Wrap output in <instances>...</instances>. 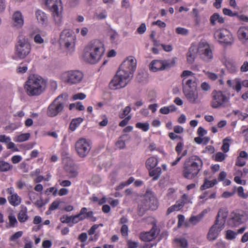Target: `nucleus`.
Masks as SVG:
<instances>
[{"label":"nucleus","mask_w":248,"mask_h":248,"mask_svg":"<svg viewBox=\"0 0 248 248\" xmlns=\"http://www.w3.org/2000/svg\"><path fill=\"white\" fill-rule=\"evenodd\" d=\"M230 97L222 91L214 90L211 93L210 106L213 108H225L231 106Z\"/></svg>","instance_id":"nucleus-7"},{"label":"nucleus","mask_w":248,"mask_h":248,"mask_svg":"<svg viewBox=\"0 0 248 248\" xmlns=\"http://www.w3.org/2000/svg\"><path fill=\"white\" fill-rule=\"evenodd\" d=\"M203 166L201 158L197 155H192L185 161L182 169L183 177L187 179H193L197 176Z\"/></svg>","instance_id":"nucleus-4"},{"label":"nucleus","mask_w":248,"mask_h":248,"mask_svg":"<svg viewBox=\"0 0 248 248\" xmlns=\"http://www.w3.org/2000/svg\"><path fill=\"white\" fill-rule=\"evenodd\" d=\"M237 36L239 40L246 41L248 40V27H241L237 31Z\"/></svg>","instance_id":"nucleus-24"},{"label":"nucleus","mask_w":248,"mask_h":248,"mask_svg":"<svg viewBox=\"0 0 248 248\" xmlns=\"http://www.w3.org/2000/svg\"><path fill=\"white\" fill-rule=\"evenodd\" d=\"M227 216L223 210L220 209L217 214L214 224L210 227L207 235V238L210 241H215L218 237L221 231L225 226V218Z\"/></svg>","instance_id":"nucleus-5"},{"label":"nucleus","mask_w":248,"mask_h":248,"mask_svg":"<svg viewBox=\"0 0 248 248\" xmlns=\"http://www.w3.org/2000/svg\"><path fill=\"white\" fill-rule=\"evenodd\" d=\"M197 78L196 77L182 80L183 91L196 89Z\"/></svg>","instance_id":"nucleus-20"},{"label":"nucleus","mask_w":248,"mask_h":248,"mask_svg":"<svg viewBox=\"0 0 248 248\" xmlns=\"http://www.w3.org/2000/svg\"><path fill=\"white\" fill-rule=\"evenodd\" d=\"M130 137L127 134H124L120 136L115 143L116 149H122L125 147V141L129 139Z\"/></svg>","instance_id":"nucleus-23"},{"label":"nucleus","mask_w":248,"mask_h":248,"mask_svg":"<svg viewBox=\"0 0 248 248\" xmlns=\"http://www.w3.org/2000/svg\"><path fill=\"white\" fill-rule=\"evenodd\" d=\"M136 127L141 129L143 131L146 132L149 129V124L147 122L144 123L139 122L136 124Z\"/></svg>","instance_id":"nucleus-47"},{"label":"nucleus","mask_w":248,"mask_h":248,"mask_svg":"<svg viewBox=\"0 0 248 248\" xmlns=\"http://www.w3.org/2000/svg\"><path fill=\"white\" fill-rule=\"evenodd\" d=\"M158 164L157 159L154 157L151 156L148 158L145 162V166L146 168L150 170L153 169H154Z\"/></svg>","instance_id":"nucleus-28"},{"label":"nucleus","mask_w":248,"mask_h":248,"mask_svg":"<svg viewBox=\"0 0 248 248\" xmlns=\"http://www.w3.org/2000/svg\"><path fill=\"white\" fill-rule=\"evenodd\" d=\"M87 238L88 235L86 232H82L78 237V240L82 243L85 242L87 241Z\"/></svg>","instance_id":"nucleus-63"},{"label":"nucleus","mask_w":248,"mask_h":248,"mask_svg":"<svg viewBox=\"0 0 248 248\" xmlns=\"http://www.w3.org/2000/svg\"><path fill=\"white\" fill-rule=\"evenodd\" d=\"M198 53L205 62H211L214 58L213 50L210 45L205 41H201L199 44Z\"/></svg>","instance_id":"nucleus-12"},{"label":"nucleus","mask_w":248,"mask_h":248,"mask_svg":"<svg viewBox=\"0 0 248 248\" xmlns=\"http://www.w3.org/2000/svg\"><path fill=\"white\" fill-rule=\"evenodd\" d=\"M24 24V16L21 12L19 11L15 12L11 18L12 26L16 29H19L23 26Z\"/></svg>","instance_id":"nucleus-17"},{"label":"nucleus","mask_w":248,"mask_h":248,"mask_svg":"<svg viewBox=\"0 0 248 248\" xmlns=\"http://www.w3.org/2000/svg\"><path fill=\"white\" fill-rule=\"evenodd\" d=\"M227 85L232 89L239 93L242 88L241 80L239 78H235L233 80L229 79L227 81Z\"/></svg>","instance_id":"nucleus-21"},{"label":"nucleus","mask_w":248,"mask_h":248,"mask_svg":"<svg viewBox=\"0 0 248 248\" xmlns=\"http://www.w3.org/2000/svg\"><path fill=\"white\" fill-rule=\"evenodd\" d=\"M76 36L73 31L69 29L64 30L61 34L60 42L61 45L67 48L71 49L75 46Z\"/></svg>","instance_id":"nucleus-13"},{"label":"nucleus","mask_w":248,"mask_h":248,"mask_svg":"<svg viewBox=\"0 0 248 248\" xmlns=\"http://www.w3.org/2000/svg\"><path fill=\"white\" fill-rule=\"evenodd\" d=\"M237 236L236 232H234L231 230H228L226 232L225 238L228 240H232L234 239Z\"/></svg>","instance_id":"nucleus-46"},{"label":"nucleus","mask_w":248,"mask_h":248,"mask_svg":"<svg viewBox=\"0 0 248 248\" xmlns=\"http://www.w3.org/2000/svg\"><path fill=\"white\" fill-rule=\"evenodd\" d=\"M223 62L230 73H234L237 71V66L233 62L226 60L225 61L223 60Z\"/></svg>","instance_id":"nucleus-33"},{"label":"nucleus","mask_w":248,"mask_h":248,"mask_svg":"<svg viewBox=\"0 0 248 248\" xmlns=\"http://www.w3.org/2000/svg\"><path fill=\"white\" fill-rule=\"evenodd\" d=\"M66 95L62 94L58 96L48 106L46 114L48 117H54L62 112L65 103Z\"/></svg>","instance_id":"nucleus-10"},{"label":"nucleus","mask_w":248,"mask_h":248,"mask_svg":"<svg viewBox=\"0 0 248 248\" xmlns=\"http://www.w3.org/2000/svg\"><path fill=\"white\" fill-rule=\"evenodd\" d=\"M152 219V224L153 225L152 229L148 232H142L140 233V239L144 242H150L155 239L158 233L157 227L156 226V221L153 218H150Z\"/></svg>","instance_id":"nucleus-16"},{"label":"nucleus","mask_w":248,"mask_h":248,"mask_svg":"<svg viewBox=\"0 0 248 248\" xmlns=\"http://www.w3.org/2000/svg\"><path fill=\"white\" fill-rule=\"evenodd\" d=\"M150 70L154 72L163 70L162 60H154L150 64Z\"/></svg>","instance_id":"nucleus-27"},{"label":"nucleus","mask_w":248,"mask_h":248,"mask_svg":"<svg viewBox=\"0 0 248 248\" xmlns=\"http://www.w3.org/2000/svg\"><path fill=\"white\" fill-rule=\"evenodd\" d=\"M243 216L241 215L239 213H234L231 220V222L233 223V226H237L244 221L243 218Z\"/></svg>","instance_id":"nucleus-32"},{"label":"nucleus","mask_w":248,"mask_h":248,"mask_svg":"<svg viewBox=\"0 0 248 248\" xmlns=\"http://www.w3.org/2000/svg\"><path fill=\"white\" fill-rule=\"evenodd\" d=\"M84 77L83 73L79 70H69L62 72L60 79L69 85H77L80 83Z\"/></svg>","instance_id":"nucleus-9"},{"label":"nucleus","mask_w":248,"mask_h":248,"mask_svg":"<svg viewBox=\"0 0 248 248\" xmlns=\"http://www.w3.org/2000/svg\"><path fill=\"white\" fill-rule=\"evenodd\" d=\"M176 61L175 58L170 60H162L163 70L169 69L174 66L175 64Z\"/></svg>","instance_id":"nucleus-38"},{"label":"nucleus","mask_w":248,"mask_h":248,"mask_svg":"<svg viewBox=\"0 0 248 248\" xmlns=\"http://www.w3.org/2000/svg\"><path fill=\"white\" fill-rule=\"evenodd\" d=\"M139 207L143 211L148 209L155 210L157 207V202L154 196L147 193L142 198L141 203L139 205Z\"/></svg>","instance_id":"nucleus-15"},{"label":"nucleus","mask_w":248,"mask_h":248,"mask_svg":"<svg viewBox=\"0 0 248 248\" xmlns=\"http://www.w3.org/2000/svg\"><path fill=\"white\" fill-rule=\"evenodd\" d=\"M174 241L177 246L182 248H187L188 247V242L185 238H176L174 239Z\"/></svg>","instance_id":"nucleus-37"},{"label":"nucleus","mask_w":248,"mask_h":248,"mask_svg":"<svg viewBox=\"0 0 248 248\" xmlns=\"http://www.w3.org/2000/svg\"><path fill=\"white\" fill-rule=\"evenodd\" d=\"M27 213L28 211L26 207L22 208V209L19 211L17 215V218L20 222H25L28 219L29 217Z\"/></svg>","instance_id":"nucleus-29"},{"label":"nucleus","mask_w":248,"mask_h":248,"mask_svg":"<svg viewBox=\"0 0 248 248\" xmlns=\"http://www.w3.org/2000/svg\"><path fill=\"white\" fill-rule=\"evenodd\" d=\"M86 96L84 93H80L73 95L72 98L74 100L78 99L83 100L85 98Z\"/></svg>","instance_id":"nucleus-62"},{"label":"nucleus","mask_w":248,"mask_h":248,"mask_svg":"<svg viewBox=\"0 0 248 248\" xmlns=\"http://www.w3.org/2000/svg\"><path fill=\"white\" fill-rule=\"evenodd\" d=\"M226 156L224 154L219 152L216 154L215 159L217 162H221L225 159Z\"/></svg>","instance_id":"nucleus-51"},{"label":"nucleus","mask_w":248,"mask_h":248,"mask_svg":"<svg viewBox=\"0 0 248 248\" xmlns=\"http://www.w3.org/2000/svg\"><path fill=\"white\" fill-rule=\"evenodd\" d=\"M177 202L182 204V208L184 206L185 204L192 203L191 199L186 194H183L181 199L177 201Z\"/></svg>","instance_id":"nucleus-43"},{"label":"nucleus","mask_w":248,"mask_h":248,"mask_svg":"<svg viewBox=\"0 0 248 248\" xmlns=\"http://www.w3.org/2000/svg\"><path fill=\"white\" fill-rule=\"evenodd\" d=\"M12 168V165L0 158V171L6 172L11 170Z\"/></svg>","instance_id":"nucleus-35"},{"label":"nucleus","mask_w":248,"mask_h":248,"mask_svg":"<svg viewBox=\"0 0 248 248\" xmlns=\"http://www.w3.org/2000/svg\"><path fill=\"white\" fill-rule=\"evenodd\" d=\"M131 108L129 106L125 107L122 111V112H120L119 114V117L121 119L124 118L127 116L131 111Z\"/></svg>","instance_id":"nucleus-50"},{"label":"nucleus","mask_w":248,"mask_h":248,"mask_svg":"<svg viewBox=\"0 0 248 248\" xmlns=\"http://www.w3.org/2000/svg\"><path fill=\"white\" fill-rule=\"evenodd\" d=\"M30 137L29 133H23L16 136L14 140L16 142H21L28 140Z\"/></svg>","instance_id":"nucleus-42"},{"label":"nucleus","mask_w":248,"mask_h":248,"mask_svg":"<svg viewBox=\"0 0 248 248\" xmlns=\"http://www.w3.org/2000/svg\"><path fill=\"white\" fill-rule=\"evenodd\" d=\"M8 222L7 223L6 227L7 228H15L17 226L18 221L16 216L13 212L9 213L8 216Z\"/></svg>","instance_id":"nucleus-26"},{"label":"nucleus","mask_w":248,"mask_h":248,"mask_svg":"<svg viewBox=\"0 0 248 248\" xmlns=\"http://www.w3.org/2000/svg\"><path fill=\"white\" fill-rule=\"evenodd\" d=\"M46 87V81L38 75H31L26 81L24 88L30 96H38L42 94Z\"/></svg>","instance_id":"nucleus-3"},{"label":"nucleus","mask_w":248,"mask_h":248,"mask_svg":"<svg viewBox=\"0 0 248 248\" xmlns=\"http://www.w3.org/2000/svg\"><path fill=\"white\" fill-rule=\"evenodd\" d=\"M175 31L177 34L182 35H186L189 33V31L187 29L182 27L177 28Z\"/></svg>","instance_id":"nucleus-52"},{"label":"nucleus","mask_w":248,"mask_h":248,"mask_svg":"<svg viewBox=\"0 0 248 248\" xmlns=\"http://www.w3.org/2000/svg\"><path fill=\"white\" fill-rule=\"evenodd\" d=\"M246 159L237 156L235 162V165L239 167H243L246 165Z\"/></svg>","instance_id":"nucleus-54"},{"label":"nucleus","mask_w":248,"mask_h":248,"mask_svg":"<svg viewBox=\"0 0 248 248\" xmlns=\"http://www.w3.org/2000/svg\"><path fill=\"white\" fill-rule=\"evenodd\" d=\"M214 37L218 43L225 46L231 45L233 42L232 33L226 29L216 30L214 33Z\"/></svg>","instance_id":"nucleus-11"},{"label":"nucleus","mask_w":248,"mask_h":248,"mask_svg":"<svg viewBox=\"0 0 248 248\" xmlns=\"http://www.w3.org/2000/svg\"><path fill=\"white\" fill-rule=\"evenodd\" d=\"M75 149L78 155L80 157H85L91 149V143L89 140L80 138L76 142Z\"/></svg>","instance_id":"nucleus-14"},{"label":"nucleus","mask_w":248,"mask_h":248,"mask_svg":"<svg viewBox=\"0 0 248 248\" xmlns=\"http://www.w3.org/2000/svg\"><path fill=\"white\" fill-rule=\"evenodd\" d=\"M28 70V66L27 64L21 63L17 67L16 71L18 74H23L25 73Z\"/></svg>","instance_id":"nucleus-48"},{"label":"nucleus","mask_w":248,"mask_h":248,"mask_svg":"<svg viewBox=\"0 0 248 248\" xmlns=\"http://www.w3.org/2000/svg\"><path fill=\"white\" fill-rule=\"evenodd\" d=\"M217 180L214 179L213 180H208L205 179L204 182L202 185L201 186L200 189L201 190H205L210 187L214 186L215 185L217 184Z\"/></svg>","instance_id":"nucleus-36"},{"label":"nucleus","mask_w":248,"mask_h":248,"mask_svg":"<svg viewBox=\"0 0 248 248\" xmlns=\"http://www.w3.org/2000/svg\"><path fill=\"white\" fill-rule=\"evenodd\" d=\"M22 231H18L15 233L13 235L10 236L9 239L11 241H14L20 238L23 235Z\"/></svg>","instance_id":"nucleus-55"},{"label":"nucleus","mask_w":248,"mask_h":248,"mask_svg":"<svg viewBox=\"0 0 248 248\" xmlns=\"http://www.w3.org/2000/svg\"><path fill=\"white\" fill-rule=\"evenodd\" d=\"M136 66V59L132 56L127 57L121 64L119 70L110 82L109 88L116 90L125 87L133 77Z\"/></svg>","instance_id":"nucleus-1"},{"label":"nucleus","mask_w":248,"mask_h":248,"mask_svg":"<svg viewBox=\"0 0 248 248\" xmlns=\"http://www.w3.org/2000/svg\"><path fill=\"white\" fill-rule=\"evenodd\" d=\"M105 52L104 44L98 40H93L85 47L82 58L86 62L95 64L101 60Z\"/></svg>","instance_id":"nucleus-2"},{"label":"nucleus","mask_w":248,"mask_h":248,"mask_svg":"<svg viewBox=\"0 0 248 248\" xmlns=\"http://www.w3.org/2000/svg\"><path fill=\"white\" fill-rule=\"evenodd\" d=\"M97 19L101 20L105 19L107 16V13L106 10H103L100 13H96L95 15Z\"/></svg>","instance_id":"nucleus-53"},{"label":"nucleus","mask_w":248,"mask_h":248,"mask_svg":"<svg viewBox=\"0 0 248 248\" xmlns=\"http://www.w3.org/2000/svg\"><path fill=\"white\" fill-rule=\"evenodd\" d=\"M28 195L32 203H33L38 199V194L32 190L28 191Z\"/></svg>","instance_id":"nucleus-49"},{"label":"nucleus","mask_w":248,"mask_h":248,"mask_svg":"<svg viewBox=\"0 0 248 248\" xmlns=\"http://www.w3.org/2000/svg\"><path fill=\"white\" fill-rule=\"evenodd\" d=\"M46 4L49 8L55 23L60 25L62 23L63 6L61 0H45Z\"/></svg>","instance_id":"nucleus-8"},{"label":"nucleus","mask_w":248,"mask_h":248,"mask_svg":"<svg viewBox=\"0 0 248 248\" xmlns=\"http://www.w3.org/2000/svg\"><path fill=\"white\" fill-rule=\"evenodd\" d=\"M181 77L183 78V80H186L189 78L195 77V74L189 70L184 71L181 75Z\"/></svg>","instance_id":"nucleus-45"},{"label":"nucleus","mask_w":248,"mask_h":248,"mask_svg":"<svg viewBox=\"0 0 248 248\" xmlns=\"http://www.w3.org/2000/svg\"><path fill=\"white\" fill-rule=\"evenodd\" d=\"M204 216L203 213H202L196 216H192L189 219V222L191 224L195 225L199 223Z\"/></svg>","instance_id":"nucleus-41"},{"label":"nucleus","mask_w":248,"mask_h":248,"mask_svg":"<svg viewBox=\"0 0 248 248\" xmlns=\"http://www.w3.org/2000/svg\"><path fill=\"white\" fill-rule=\"evenodd\" d=\"M198 49L196 47L191 46L189 48L187 53V61L189 63H192L195 59Z\"/></svg>","instance_id":"nucleus-25"},{"label":"nucleus","mask_w":248,"mask_h":248,"mask_svg":"<svg viewBox=\"0 0 248 248\" xmlns=\"http://www.w3.org/2000/svg\"><path fill=\"white\" fill-rule=\"evenodd\" d=\"M176 110V108L174 105L165 106L159 109V112L163 114H168L170 112H174Z\"/></svg>","instance_id":"nucleus-39"},{"label":"nucleus","mask_w":248,"mask_h":248,"mask_svg":"<svg viewBox=\"0 0 248 248\" xmlns=\"http://www.w3.org/2000/svg\"><path fill=\"white\" fill-rule=\"evenodd\" d=\"M128 248H137L139 246V243L129 240L127 241Z\"/></svg>","instance_id":"nucleus-64"},{"label":"nucleus","mask_w":248,"mask_h":248,"mask_svg":"<svg viewBox=\"0 0 248 248\" xmlns=\"http://www.w3.org/2000/svg\"><path fill=\"white\" fill-rule=\"evenodd\" d=\"M182 204L178 203L177 202L174 205L170 207L167 211V215H169L171 213L175 211H179L182 208Z\"/></svg>","instance_id":"nucleus-44"},{"label":"nucleus","mask_w":248,"mask_h":248,"mask_svg":"<svg viewBox=\"0 0 248 248\" xmlns=\"http://www.w3.org/2000/svg\"><path fill=\"white\" fill-rule=\"evenodd\" d=\"M121 232L123 236H127L128 234V228L126 224L122 225L121 229Z\"/></svg>","instance_id":"nucleus-61"},{"label":"nucleus","mask_w":248,"mask_h":248,"mask_svg":"<svg viewBox=\"0 0 248 248\" xmlns=\"http://www.w3.org/2000/svg\"><path fill=\"white\" fill-rule=\"evenodd\" d=\"M36 18L38 23L42 25H46L47 23V16L46 14L40 10H38L35 12Z\"/></svg>","instance_id":"nucleus-22"},{"label":"nucleus","mask_w":248,"mask_h":248,"mask_svg":"<svg viewBox=\"0 0 248 248\" xmlns=\"http://www.w3.org/2000/svg\"><path fill=\"white\" fill-rule=\"evenodd\" d=\"M184 144L182 142H179L177 143L176 146L175 147V151L176 152L177 154V155H180L181 154L183 148H184Z\"/></svg>","instance_id":"nucleus-57"},{"label":"nucleus","mask_w":248,"mask_h":248,"mask_svg":"<svg viewBox=\"0 0 248 248\" xmlns=\"http://www.w3.org/2000/svg\"><path fill=\"white\" fill-rule=\"evenodd\" d=\"M31 49L29 39L23 34L19 35L15 47L16 56L19 59H25L30 54Z\"/></svg>","instance_id":"nucleus-6"},{"label":"nucleus","mask_w":248,"mask_h":248,"mask_svg":"<svg viewBox=\"0 0 248 248\" xmlns=\"http://www.w3.org/2000/svg\"><path fill=\"white\" fill-rule=\"evenodd\" d=\"M10 196L8 197V200L10 204L14 206L19 205L21 202V198L15 192L13 187H9L6 190Z\"/></svg>","instance_id":"nucleus-18"},{"label":"nucleus","mask_w":248,"mask_h":248,"mask_svg":"<svg viewBox=\"0 0 248 248\" xmlns=\"http://www.w3.org/2000/svg\"><path fill=\"white\" fill-rule=\"evenodd\" d=\"M161 174V169L160 167H157L155 169L149 170V175L153 177V180H156L158 179Z\"/></svg>","instance_id":"nucleus-40"},{"label":"nucleus","mask_w":248,"mask_h":248,"mask_svg":"<svg viewBox=\"0 0 248 248\" xmlns=\"http://www.w3.org/2000/svg\"><path fill=\"white\" fill-rule=\"evenodd\" d=\"M78 215L80 216V219L83 220L86 218L92 217H93V212L92 211H88L87 208L83 207L81 209Z\"/></svg>","instance_id":"nucleus-30"},{"label":"nucleus","mask_w":248,"mask_h":248,"mask_svg":"<svg viewBox=\"0 0 248 248\" xmlns=\"http://www.w3.org/2000/svg\"><path fill=\"white\" fill-rule=\"evenodd\" d=\"M228 140L227 139H225L223 140V143L221 147V150L224 152L227 153L229 151L230 145L227 142Z\"/></svg>","instance_id":"nucleus-59"},{"label":"nucleus","mask_w":248,"mask_h":248,"mask_svg":"<svg viewBox=\"0 0 248 248\" xmlns=\"http://www.w3.org/2000/svg\"><path fill=\"white\" fill-rule=\"evenodd\" d=\"M33 203L38 208H41L45 204L42 197L37 199Z\"/></svg>","instance_id":"nucleus-58"},{"label":"nucleus","mask_w":248,"mask_h":248,"mask_svg":"<svg viewBox=\"0 0 248 248\" xmlns=\"http://www.w3.org/2000/svg\"><path fill=\"white\" fill-rule=\"evenodd\" d=\"M237 193L239 197L243 199H246L248 197V195L245 193L244 188L242 186H239L237 188Z\"/></svg>","instance_id":"nucleus-56"},{"label":"nucleus","mask_w":248,"mask_h":248,"mask_svg":"<svg viewBox=\"0 0 248 248\" xmlns=\"http://www.w3.org/2000/svg\"><path fill=\"white\" fill-rule=\"evenodd\" d=\"M210 22L212 25L215 26L217 22L219 23H224V19L218 14L214 13L210 16Z\"/></svg>","instance_id":"nucleus-31"},{"label":"nucleus","mask_w":248,"mask_h":248,"mask_svg":"<svg viewBox=\"0 0 248 248\" xmlns=\"http://www.w3.org/2000/svg\"><path fill=\"white\" fill-rule=\"evenodd\" d=\"M223 13L224 15L230 16H237V13H233L230 9L228 8H223Z\"/></svg>","instance_id":"nucleus-60"},{"label":"nucleus","mask_w":248,"mask_h":248,"mask_svg":"<svg viewBox=\"0 0 248 248\" xmlns=\"http://www.w3.org/2000/svg\"><path fill=\"white\" fill-rule=\"evenodd\" d=\"M183 92L186 99L190 103L197 104L200 102L199 94L196 89L184 91Z\"/></svg>","instance_id":"nucleus-19"},{"label":"nucleus","mask_w":248,"mask_h":248,"mask_svg":"<svg viewBox=\"0 0 248 248\" xmlns=\"http://www.w3.org/2000/svg\"><path fill=\"white\" fill-rule=\"evenodd\" d=\"M83 121V119L80 117L73 119L70 124L69 129L72 131H74L80 125Z\"/></svg>","instance_id":"nucleus-34"}]
</instances>
